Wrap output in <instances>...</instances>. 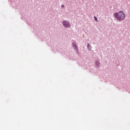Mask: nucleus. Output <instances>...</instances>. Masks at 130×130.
Segmentation results:
<instances>
[{"label":"nucleus","mask_w":130,"mask_h":130,"mask_svg":"<svg viewBox=\"0 0 130 130\" xmlns=\"http://www.w3.org/2000/svg\"><path fill=\"white\" fill-rule=\"evenodd\" d=\"M94 18L95 21H98L97 20V18H96V16H94Z\"/></svg>","instance_id":"20e7f679"},{"label":"nucleus","mask_w":130,"mask_h":130,"mask_svg":"<svg viewBox=\"0 0 130 130\" xmlns=\"http://www.w3.org/2000/svg\"><path fill=\"white\" fill-rule=\"evenodd\" d=\"M96 64H99V62H96Z\"/></svg>","instance_id":"39448f33"},{"label":"nucleus","mask_w":130,"mask_h":130,"mask_svg":"<svg viewBox=\"0 0 130 130\" xmlns=\"http://www.w3.org/2000/svg\"><path fill=\"white\" fill-rule=\"evenodd\" d=\"M62 24H63V26H65L66 28H68V27H70V26L71 25L70 24V22L69 21H63Z\"/></svg>","instance_id":"f03ea898"},{"label":"nucleus","mask_w":130,"mask_h":130,"mask_svg":"<svg viewBox=\"0 0 130 130\" xmlns=\"http://www.w3.org/2000/svg\"><path fill=\"white\" fill-rule=\"evenodd\" d=\"M114 17L117 20V21H123L125 19V14L121 11H120L119 13H115L114 14Z\"/></svg>","instance_id":"f257e3e1"},{"label":"nucleus","mask_w":130,"mask_h":130,"mask_svg":"<svg viewBox=\"0 0 130 130\" xmlns=\"http://www.w3.org/2000/svg\"><path fill=\"white\" fill-rule=\"evenodd\" d=\"M61 7H62V8H64V6L63 5H61Z\"/></svg>","instance_id":"423d86ee"},{"label":"nucleus","mask_w":130,"mask_h":130,"mask_svg":"<svg viewBox=\"0 0 130 130\" xmlns=\"http://www.w3.org/2000/svg\"><path fill=\"white\" fill-rule=\"evenodd\" d=\"M72 46H73V47L75 48V49L76 50H78V48L77 47V45H76V44H75V43H72Z\"/></svg>","instance_id":"7ed1b4c3"}]
</instances>
